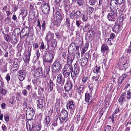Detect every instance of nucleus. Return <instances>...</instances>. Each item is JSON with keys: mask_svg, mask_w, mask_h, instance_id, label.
<instances>
[{"mask_svg": "<svg viewBox=\"0 0 131 131\" xmlns=\"http://www.w3.org/2000/svg\"><path fill=\"white\" fill-rule=\"evenodd\" d=\"M63 63V61L60 58L57 59L52 66V71L55 73L60 72Z\"/></svg>", "mask_w": 131, "mask_h": 131, "instance_id": "2", "label": "nucleus"}, {"mask_svg": "<svg viewBox=\"0 0 131 131\" xmlns=\"http://www.w3.org/2000/svg\"><path fill=\"white\" fill-rule=\"evenodd\" d=\"M4 21L5 24H9L11 22V19L10 17H7L5 20Z\"/></svg>", "mask_w": 131, "mask_h": 131, "instance_id": "43", "label": "nucleus"}, {"mask_svg": "<svg viewBox=\"0 0 131 131\" xmlns=\"http://www.w3.org/2000/svg\"><path fill=\"white\" fill-rule=\"evenodd\" d=\"M42 31H44L45 29V28L46 26L45 21L43 20L42 21Z\"/></svg>", "mask_w": 131, "mask_h": 131, "instance_id": "57", "label": "nucleus"}, {"mask_svg": "<svg viewBox=\"0 0 131 131\" xmlns=\"http://www.w3.org/2000/svg\"><path fill=\"white\" fill-rule=\"evenodd\" d=\"M57 118H56L53 121L52 124V125L54 126H57Z\"/></svg>", "mask_w": 131, "mask_h": 131, "instance_id": "56", "label": "nucleus"}, {"mask_svg": "<svg viewBox=\"0 0 131 131\" xmlns=\"http://www.w3.org/2000/svg\"><path fill=\"white\" fill-rule=\"evenodd\" d=\"M71 65V64H67L64 66L63 69L70 73L72 77L73 67Z\"/></svg>", "mask_w": 131, "mask_h": 131, "instance_id": "17", "label": "nucleus"}, {"mask_svg": "<svg viewBox=\"0 0 131 131\" xmlns=\"http://www.w3.org/2000/svg\"><path fill=\"white\" fill-rule=\"evenodd\" d=\"M41 7L42 11L44 14L47 15L49 13L50 8V5L48 4L45 1H43Z\"/></svg>", "mask_w": 131, "mask_h": 131, "instance_id": "6", "label": "nucleus"}, {"mask_svg": "<svg viewBox=\"0 0 131 131\" xmlns=\"http://www.w3.org/2000/svg\"><path fill=\"white\" fill-rule=\"evenodd\" d=\"M119 27L120 25L114 26L112 28V30L113 32L116 33H118L120 31Z\"/></svg>", "mask_w": 131, "mask_h": 131, "instance_id": "28", "label": "nucleus"}, {"mask_svg": "<svg viewBox=\"0 0 131 131\" xmlns=\"http://www.w3.org/2000/svg\"><path fill=\"white\" fill-rule=\"evenodd\" d=\"M126 51L128 53H130L131 52V41L130 46L129 47V48L127 49Z\"/></svg>", "mask_w": 131, "mask_h": 131, "instance_id": "64", "label": "nucleus"}, {"mask_svg": "<svg viewBox=\"0 0 131 131\" xmlns=\"http://www.w3.org/2000/svg\"><path fill=\"white\" fill-rule=\"evenodd\" d=\"M89 47V44L88 43H86L85 44L84 47L82 49V52L84 53L88 49Z\"/></svg>", "mask_w": 131, "mask_h": 131, "instance_id": "35", "label": "nucleus"}, {"mask_svg": "<svg viewBox=\"0 0 131 131\" xmlns=\"http://www.w3.org/2000/svg\"><path fill=\"white\" fill-rule=\"evenodd\" d=\"M111 12V13H110V14H111L113 15L117 16V10L116 9H114L113 10H112Z\"/></svg>", "mask_w": 131, "mask_h": 131, "instance_id": "47", "label": "nucleus"}, {"mask_svg": "<svg viewBox=\"0 0 131 131\" xmlns=\"http://www.w3.org/2000/svg\"><path fill=\"white\" fill-rule=\"evenodd\" d=\"M57 45V42L56 39H53L50 43V45L48 43L47 44V48L46 49L47 51H51Z\"/></svg>", "mask_w": 131, "mask_h": 131, "instance_id": "10", "label": "nucleus"}, {"mask_svg": "<svg viewBox=\"0 0 131 131\" xmlns=\"http://www.w3.org/2000/svg\"><path fill=\"white\" fill-rule=\"evenodd\" d=\"M63 75L64 77V78H67L70 75V73L69 72L67 71L65 69H63Z\"/></svg>", "mask_w": 131, "mask_h": 131, "instance_id": "33", "label": "nucleus"}, {"mask_svg": "<svg viewBox=\"0 0 131 131\" xmlns=\"http://www.w3.org/2000/svg\"><path fill=\"white\" fill-rule=\"evenodd\" d=\"M54 34L50 31L47 33L45 38V40L47 41V44L50 42L53 39Z\"/></svg>", "mask_w": 131, "mask_h": 131, "instance_id": "13", "label": "nucleus"}, {"mask_svg": "<svg viewBox=\"0 0 131 131\" xmlns=\"http://www.w3.org/2000/svg\"><path fill=\"white\" fill-rule=\"evenodd\" d=\"M30 55H25L26 58L24 60V61L26 63L28 62L30 60Z\"/></svg>", "mask_w": 131, "mask_h": 131, "instance_id": "49", "label": "nucleus"}, {"mask_svg": "<svg viewBox=\"0 0 131 131\" xmlns=\"http://www.w3.org/2000/svg\"><path fill=\"white\" fill-rule=\"evenodd\" d=\"M35 125L33 123L31 122L30 123H28L26 124V127L27 129L29 128L30 131H33V129L35 127Z\"/></svg>", "mask_w": 131, "mask_h": 131, "instance_id": "20", "label": "nucleus"}, {"mask_svg": "<svg viewBox=\"0 0 131 131\" xmlns=\"http://www.w3.org/2000/svg\"><path fill=\"white\" fill-rule=\"evenodd\" d=\"M42 54L43 57V59L44 61L50 63L52 62V59L53 58V55L52 53L48 52L47 53L45 51Z\"/></svg>", "mask_w": 131, "mask_h": 131, "instance_id": "4", "label": "nucleus"}, {"mask_svg": "<svg viewBox=\"0 0 131 131\" xmlns=\"http://www.w3.org/2000/svg\"><path fill=\"white\" fill-rule=\"evenodd\" d=\"M45 123L46 124L48 125L50 121V117L48 116H46L45 118Z\"/></svg>", "mask_w": 131, "mask_h": 131, "instance_id": "40", "label": "nucleus"}, {"mask_svg": "<svg viewBox=\"0 0 131 131\" xmlns=\"http://www.w3.org/2000/svg\"><path fill=\"white\" fill-rule=\"evenodd\" d=\"M119 109L118 108H116L115 109L113 112L112 115H114L119 112Z\"/></svg>", "mask_w": 131, "mask_h": 131, "instance_id": "62", "label": "nucleus"}, {"mask_svg": "<svg viewBox=\"0 0 131 131\" xmlns=\"http://www.w3.org/2000/svg\"><path fill=\"white\" fill-rule=\"evenodd\" d=\"M75 103L72 100L69 101L67 104V109H72L74 112V110Z\"/></svg>", "mask_w": 131, "mask_h": 131, "instance_id": "14", "label": "nucleus"}, {"mask_svg": "<svg viewBox=\"0 0 131 131\" xmlns=\"http://www.w3.org/2000/svg\"><path fill=\"white\" fill-rule=\"evenodd\" d=\"M92 96L91 94L90 93H86L85 94V101L87 102L88 103L89 101L91 99Z\"/></svg>", "mask_w": 131, "mask_h": 131, "instance_id": "22", "label": "nucleus"}, {"mask_svg": "<svg viewBox=\"0 0 131 131\" xmlns=\"http://www.w3.org/2000/svg\"><path fill=\"white\" fill-rule=\"evenodd\" d=\"M75 49L78 51L79 50V45L76 43H72L68 47V50L69 54L67 58V64H71L75 58Z\"/></svg>", "mask_w": 131, "mask_h": 131, "instance_id": "1", "label": "nucleus"}, {"mask_svg": "<svg viewBox=\"0 0 131 131\" xmlns=\"http://www.w3.org/2000/svg\"><path fill=\"white\" fill-rule=\"evenodd\" d=\"M49 83L50 89L51 91H52L53 90V88L54 86L53 81L50 80L49 81Z\"/></svg>", "mask_w": 131, "mask_h": 131, "instance_id": "38", "label": "nucleus"}, {"mask_svg": "<svg viewBox=\"0 0 131 131\" xmlns=\"http://www.w3.org/2000/svg\"><path fill=\"white\" fill-rule=\"evenodd\" d=\"M97 2V0H89V2L90 4L91 5H94Z\"/></svg>", "mask_w": 131, "mask_h": 131, "instance_id": "51", "label": "nucleus"}, {"mask_svg": "<svg viewBox=\"0 0 131 131\" xmlns=\"http://www.w3.org/2000/svg\"><path fill=\"white\" fill-rule=\"evenodd\" d=\"M108 49V48L106 44H104L102 45L101 50L102 52H104L105 51H107Z\"/></svg>", "mask_w": 131, "mask_h": 131, "instance_id": "29", "label": "nucleus"}, {"mask_svg": "<svg viewBox=\"0 0 131 131\" xmlns=\"http://www.w3.org/2000/svg\"><path fill=\"white\" fill-rule=\"evenodd\" d=\"M41 128V127L40 125H37L36 126H35L34 129H33V131H38L40 130Z\"/></svg>", "mask_w": 131, "mask_h": 131, "instance_id": "42", "label": "nucleus"}, {"mask_svg": "<svg viewBox=\"0 0 131 131\" xmlns=\"http://www.w3.org/2000/svg\"><path fill=\"white\" fill-rule=\"evenodd\" d=\"M2 129L3 131H7V129L6 126L4 124H3L2 126Z\"/></svg>", "mask_w": 131, "mask_h": 131, "instance_id": "63", "label": "nucleus"}, {"mask_svg": "<svg viewBox=\"0 0 131 131\" xmlns=\"http://www.w3.org/2000/svg\"><path fill=\"white\" fill-rule=\"evenodd\" d=\"M127 99H129L131 98V92L130 90L127 91V96L126 97Z\"/></svg>", "mask_w": 131, "mask_h": 131, "instance_id": "52", "label": "nucleus"}, {"mask_svg": "<svg viewBox=\"0 0 131 131\" xmlns=\"http://www.w3.org/2000/svg\"><path fill=\"white\" fill-rule=\"evenodd\" d=\"M82 15L81 13L80 10L73 12L70 14V17L71 19L76 20L79 18Z\"/></svg>", "mask_w": 131, "mask_h": 131, "instance_id": "7", "label": "nucleus"}, {"mask_svg": "<svg viewBox=\"0 0 131 131\" xmlns=\"http://www.w3.org/2000/svg\"><path fill=\"white\" fill-rule=\"evenodd\" d=\"M4 57L6 58H7L8 56V52L5 49H4Z\"/></svg>", "mask_w": 131, "mask_h": 131, "instance_id": "55", "label": "nucleus"}, {"mask_svg": "<svg viewBox=\"0 0 131 131\" xmlns=\"http://www.w3.org/2000/svg\"><path fill=\"white\" fill-rule=\"evenodd\" d=\"M20 14L22 15L23 17H25L27 14L26 9H25L22 10Z\"/></svg>", "mask_w": 131, "mask_h": 131, "instance_id": "41", "label": "nucleus"}, {"mask_svg": "<svg viewBox=\"0 0 131 131\" xmlns=\"http://www.w3.org/2000/svg\"><path fill=\"white\" fill-rule=\"evenodd\" d=\"M22 33L21 31H20V29L19 28H17L15 29L13 31L12 35H13L15 36L16 37H18L19 36L20 34V33Z\"/></svg>", "mask_w": 131, "mask_h": 131, "instance_id": "19", "label": "nucleus"}, {"mask_svg": "<svg viewBox=\"0 0 131 131\" xmlns=\"http://www.w3.org/2000/svg\"><path fill=\"white\" fill-rule=\"evenodd\" d=\"M74 69H72V78L73 79H75L77 78V75L78 74L79 72V67L75 63L74 66Z\"/></svg>", "mask_w": 131, "mask_h": 131, "instance_id": "8", "label": "nucleus"}, {"mask_svg": "<svg viewBox=\"0 0 131 131\" xmlns=\"http://www.w3.org/2000/svg\"><path fill=\"white\" fill-rule=\"evenodd\" d=\"M87 10L89 14H91L94 10V8L91 7H88L87 8Z\"/></svg>", "mask_w": 131, "mask_h": 131, "instance_id": "48", "label": "nucleus"}, {"mask_svg": "<svg viewBox=\"0 0 131 131\" xmlns=\"http://www.w3.org/2000/svg\"><path fill=\"white\" fill-rule=\"evenodd\" d=\"M63 15L58 11H57L56 13V18L57 19L62 20L63 18Z\"/></svg>", "mask_w": 131, "mask_h": 131, "instance_id": "23", "label": "nucleus"}, {"mask_svg": "<svg viewBox=\"0 0 131 131\" xmlns=\"http://www.w3.org/2000/svg\"><path fill=\"white\" fill-rule=\"evenodd\" d=\"M45 48V47L43 42H41L40 43V46L39 48L40 49L42 52V54H43V50Z\"/></svg>", "mask_w": 131, "mask_h": 131, "instance_id": "39", "label": "nucleus"}, {"mask_svg": "<svg viewBox=\"0 0 131 131\" xmlns=\"http://www.w3.org/2000/svg\"><path fill=\"white\" fill-rule=\"evenodd\" d=\"M88 61V60L87 59H85L83 58L80 60L81 64L83 67H85L86 66Z\"/></svg>", "mask_w": 131, "mask_h": 131, "instance_id": "27", "label": "nucleus"}, {"mask_svg": "<svg viewBox=\"0 0 131 131\" xmlns=\"http://www.w3.org/2000/svg\"><path fill=\"white\" fill-rule=\"evenodd\" d=\"M7 93V91L5 89H4L3 88H1L0 89V94L3 95H5Z\"/></svg>", "mask_w": 131, "mask_h": 131, "instance_id": "44", "label": "nucleus"}, {"mask_svg": "<svg viewBox=\"0 0 131 131\" xmlns=\"http://www.w3.org/2000/svg\"><path fill=\"white\" fill-rule=\"evenodd\" d=\"M28 113L29 114H30L31 113H33V115H34L35 114V111H34L33 108H32L29 107L27 109L26 112V113L27 114Z\"/></svg>", "mask_w": 131, "mask_h": 131, "instance_id": "30", "label": "nucleus"}, {"mask_svg": "<svg viewBox=\"0 0 131 131\" xmlns=\"http://www.w3.org/2000/svg\"><path fill=\"white\" fill-rule=\"evenodd\" d=\"M90 27V25L89 23H88L83 28V30L84 32H87L88 31Z\"/></svg>", "mask_w": 131, "mask_h": 131, "instance_id": "34", "label": "nucleus"}, {"mask_svg": "<svg viewBox=\"0 0 131 131\" xmlns=\"http://www.w3.org/2000/svg\"><path fill=\"white\" fill-rule=\"evenodd\" d=\"M66 25L67 26H69L70 25V21L68 18H66Z\"/></svg>", "mask_w": 131, "mask_h": 131, "instance_id": "60", "label": "nucleus"}, {"mask_svg": "<svg viewBox=\"0 0 131 131\" xmlns=\"http://www.w3.org/2000/svg\"><path fill=\"white\" fill-rule=\"evenodd\" d=\"M68 113L65 110H62L60 114L59 118L61 122H63L67 118Z\"/></svg>", "mask_w": 131, "mask_h": 131, "instance_id": "9", "label": "nucleus"}, {"mask_svg": "<svg viewBox=\"0 0 131 131\" xmlns=\"http://www.w3.org/2000/svg\"><path fill=\"white\" fill-rule=\"evenodd\" d=\"M31 29L30 28L28 27L23 28L21 30L22 33H20V38H25L26 40L28 37Z\"/></svg>", "mask_w": 131, "mask_h": 131, "instance_id": "3", "label": "nucleus"}, {"mask_svg": "<svg viewBox=\"0 0 131 131\" xmlns=\"http://www.w3.org/2000/svg\"><path fill=\"white\" fill-rule=\"evenodd\" d=\"M99 79V74L98 75L95 76H93L92 77V80H95V81H97Z\"/></svg>", "mask_w": 131, "mask_h": 131, "instance_id": "59", "label": "nucleus"}, {"mask_svg": "<svg viewBox=\"0 0 131 131\" xmlns=\"http://www.w3.org/2000/svg\"><path fill=\"white\" fill-rule=\"evenodd\" d=\"M116 16L115 15H113L109 13L107 15V18L108 19L111 21H114L116 17Z\"/></svg>", "mask_w": 131, "mask_h": 131, "instance_id": "25", "label": "nucleus"}, {"mask_svg": "<svg viewBox=\"0 0 131 131\" xmlns=\"http://www.w3.org/2000/svg\"><path fill=\"white\" fill-rule=\"evenodd\" d=\"M72 87V82L70 81L68 82L65 84L64 88L65 90L67 91L70 90Z\"/></svg>", "mask_w": 131, "mask_h": 131, "instance_id": "16", "label": "nucleus"}, {"mask_svg": "<svg viewBox=\"0 0 131 131\" xmlns=\"http://www.w3.org/2000/svg\"><path fill=\"white\" fill-rule=\"evenodd\" d=\"M126 95V93L125 92L120 96L118 100L119 104L122 105H123L124 102L126 101L125 98Z\"/></svg>", "mask_w": 131, "mask_h": 131, "instance_id": "18", "label": "nucleus"}, {"mask_svg": "<svg viewBox=\"0 0 131 131\" xmlns=\"http://www.w3.org/2000/svg\"><path fill=\"white\" fill-rule=\"evenodd\" d=\"M37 107L39 108L43 107V101L42 98H40L38 100V102L37 103Z\"/></svg>", "mask_w": 131, "mask_h": 131, "instance_id": "21", "label": "nucleus"}, {"mask_svg": "<svg viewBox=\"0 0 131 131\" xmlns=\"http://www.w3.org/2000/svg\"><path fill=\"white\" fill-rule=\"evenodd\" d=\"M36 72H37L39 74V76L43 75V73L42 71V68H37L36 69Z\"/></svg>", "mask_w": 131, "mask_h": 131, "instance_id": "32", "label": "nucleus"}, {"mask_svg": "<svg viewBox=\"0 0 131 131\" xmlns=\"http://www.w3.org/2000/svg\"><path fill=\"white\" fill-rule=\"evenodd\" d=\"M28 101V100L27 99H25L24 101V102L23 105V109L26 108L27 106V102Z\"/></svg>", "mask_w": 131, "mask_h": 131, "instance_id": "50", "label": "nucleus"}, {"mask_svg": "<svg viewBox=\"0 0 131 131\" xmlns=\"http://www.w3.org/2000/svg\"><path fill=\"white\" fill-rule=\"evenodd\" d=\"M17 37L15 36L12 35V38L11 39V42L13 44H16L17 43L18 41L16 39Z\"/></svg>", "mask_w": 131, "mask_h": 131, "instance_id": "26", "label": "nucleus"}, {"mask_svg": "<svg viewBox=\"0 0 131 131\" xmlns=\"http://www.w3.org/2000/svg\"><path fill=\"white\" fill-rule=\"evenodd\" d=\"M95 30L94 29L92 28H91L90 30L88 32L87 35L88 38H93L95 34Z\"/></svg>", "mask_w": 131, "mask_h": 131, "instance_id": "15", "label": "nucleus"}, {"mask_svg": "<svg viewBox=\"0 0 131 131\" xmlns=\"http://www.w3.org/2000/svg\"><path fill=\"white\" fill-rule=\"evenodd\" d=\"M57 81L59 85L63 86L65 81L64 77H63L61 74H59L57 76Z\"/></svg>", "mask_w": 131, "mask_h": 131, "instance_id": "11", "label": "nucleus"}, {"mask_svg": "<svg viewBox=\"0 0 131 131\" xmlns=\"http://www.w3.org/2000/svg\"><path fill=\"white\" fill-rule=\"evenodd\" d=\"M88 17L87 14H84L83 16L82 19L83 21H86L87 20Z\"/></svg>", "mask_w": 131, "mask_h": 131, "instance_id": "46", "label": "nucleus"}, {"mask_svg": "<svg viewBox=\"0 0 131 131\" xmlns=\"http://www.w3.org/2000/svg\"><path fill=\"white\" fill-rule=\"evenodd\" d=\"M100 67H97L96 66L94 68V69L93 70V72L96 73H98L100 72Z\"/></svg>", "mask_w": 131, "mask_h": 131, "instance_id": "45", "label": "nucleus"}, {"mask_svg": "<svg viewBox=\"0 0 131 131\" xmlns=\"http://www.w3.org/2000/svg\"><path fill=\"white\" fill-rule=\"evenodd\" d=\"M64 5V9L66 12L68 11L70 9V5H66L65 4Z\"/></svg>", "mask_w": 131, "mask_h": 131, "instance_id": "53", "label": "nucleus"}, {"mask_svg": "<svg viewBox=\"0 0 131 131\" xmlns=\"http://www.w3.org/2000/svg\"><path fill=\"white\" fill-rule=\"evenodd\" d=\"M127 77V74H122V76H121L120 78H121V82L125 78H126Z\"/></svg>", "mask_w": 131, "mask_h": 131, "instance_id": "54", "label": "nucleus"}, {"mask_svg": "<svg viewBox=\"0 0 131 131\" xmlns=\"http://www.w3.org/2000/svg\"><path fill=\"white\" fill-rule=\"evenodd\" d=\"M50 69V67L49 66H47L45 69L43 75L45 78L49 74Z\"/></svg>", "mask_w": 131, "mask_h": 131, "instance_id": "24", "label": "nucleus"}, {"mask_svg": "<svg viewBox=\"0 0 131 131\" xmlns=\"http://www.w3.org/2000/svg\"><path fill=\"white\" fill-rule=\"evenodd\" d=\"M113 88V86L111 84H108V87H107V89H108L109 91H111Z\"/></svg>", "mask_w": 131, "mask_h": 131, "instance_id": "58", "label": "nucleus"}, {"mask_svg": "<svg viewBox=\"0 0 131 131\" xmlns=\"http://www.w3.org/2000/svg\"><path fill=\"white\" fill-rule=\"evenodd\" d=\"M61 20L57 19L55 20L53 22V24L54 25H56L57 27H58L60 25L61 23Z\"/></svg>", "mask_w": 131, "mask_h": 131, "instance_id": "37", "label": "nucleus"}, {"mask_svg": "<svg viewBox=\"0 0 131 131\" xmlns=\"http://www.w3.org/2000/svg\"><path fill=\"white\" fill-rule=\"evenodd\" d=\"M77 3L80 6H82L83 4V0H78L77 1Z\"/></svg>", "mask_w": 131, "mask_h": 131, "instance_id": "61", "label": "nucleus"}, {"mask_svg": "<svg viewBox=\"0 0 131 131\" xmlns=\"http://www.w3.org/2000/svg\"><path fill=\"white\" fill-rule=\"evenodd\" d=\"M18 75L19 76V78L20 81L24 80L25 78L26 74V70H20L18 71Z\"/></svg>", "mask_w": 131, "mask_h": 131, "instance_id": "12", "label": "nucleus"}, {"mask_svg": "<svg viewBox=\"0 0 131 131\" xmlns=\"http://www.w3.org/2000/svg\"><path fill=\"white\" fill-rule=\"evenodd\" d=\"M26 117L27 119L28 120H30L32 118L33 116V113H31V114H29L28 113L27 114H26Z\"/></svg>", "mask_w": 131, "mask_h": 131, "instance_id": "36", "label": "nucleus"}, {"mask_svg": "<svg viewBox=\"0 0 131 131\" xmlns=\"http://www.w3.org/2000/svg\"><path fill=\"white\" fill-rule=\"evenodd\" d=\"M4 36L6 40L8 42H10L11 41L10 35L8 34H5L4 35Z\"/></svg>", "mask_w": 131, "mask_h": 131, "instance_id": "31", "label": "nucleus"}, {"mask_svg": "<svg viewBox=\"0 0 131 131\" xmlns=\"http://www.w3.org/2000/svg\"><path fill=\"white\" fill-rule=\"evenodd\" d=\"M120 65H123V67L125 69H127L129 66V64L128 60L124 57H122L119 59L118 61Z\"/></svg>", "mask_w": 131, "mask_h": 131, "instance_id": "5", "label": "nucleus"}]
</instances>
